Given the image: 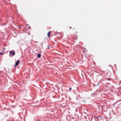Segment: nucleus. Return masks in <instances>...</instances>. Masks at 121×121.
Instances as JSON below:
<instances>
[{
	"mask_svg": "<svg viewBox=\"0 0 121 121\" xmlns=\"http://www.w3.org/2000/svg\"><path fill=\"white\" fill-rule=\"evenodd\" d=\"M20 62V61L19 60H17V62H16L15 64V66H16L18 65L19 63Z\"/></svg>",
	"mask_w": 121,
	"mask_h": 121,
	"instance_id": "obj_2",
	"label": "nucleus"
},
{
	"mask_svg": "<svg viewBox=\"0 0 121 121\" xmlns=\"http://www.w3.org/2000/svg\"><path fill=\"white\" fill-rule=\"evenodd\" d=\"M51 32H50V31H49L48 33V37H50V34Z\"/></svg>",
	"mask_w": 121,
	"mask_h": 121,
	"instance_id": "obj_3",
	"label": "nucleus"
},
{
	"mask_svg": "<svg viewBox=\"0 0 121 121\" xmlns=\"http://www.w3.org/2000/svg\"><path fill=\"white\" fill-rule=\"evenodd\" d=\"M70 28H71V27H70Z\"/></svg>",
	"mask_w": 121,
	"mask_h": 121,
	"instance_id": "obj_11",
	"label": "nucleus"
},
{
	"mask_svg": "<svg viewBox=\"0 0 121 121\" xmlns=\"http://www.w3.org/2000/svg\"><path fill=\"white\" fill-rule=\"evenodd\" d=\"M4 50L3 51V52H4Z\"/></svg>",
	"mask_w": 121,
	"mask_h": 121,
	"instance_id": "obj_8",
	"label": "nucleus"
},
{
	"mask_svg": "<svg viewBox=\"0 0 121 121\" xmlns=\"http://www.w3.org/2000/svg\"><path fill=\"white\" fill-rule=\"evenodd\" d=\"M48 49H49V47H48Z\"/></svg>",
	"mask_w": 121,
	"mask_h": 121,
	"instance_id": "obj_10",
	"label": "nucleus"
},
{
	"mask_svg": "<svg viewBox=\"0 0 121 121\" xmlns=\"http://www.w3.org/2000/svg\"><path fill=\"white\" fill-rule=\"evenodd\" d=\"M26 28H28V29H29L30 28V27L29 26V25H26Z\"/></svg>",
	"mask_w": 121,
	"mask_h": 121,
	"instance_id": "obj_5",
	"label": "nucleus"
},
{
	"mask_svg": "<svg viewBox=\"0 0 121 121\" xmlns=\"http://www.w3.org/2000/svg\"><path fill=\"white\" fill-rule=\"evenodd\" d=\"M71 87H70L69 88V90L70 91H71Z\"/></svg>",
	"mask_w": 121,
	"mask_h": 121,
	"instance_id": "obj_6",
	"label": "nucleus"
},
{
	"mask_svg": "<svg viewBox=\"0 0 121 121\" xmlns=\"http://www.w3.org/2000/svg\"><path fill=\"white\" fill-rule=\"evenodd\" d=\"M9 54H10L9 55L12 54V56H13L14 55H15V52L13 50L10 51L9 52Z\"/></svg>",
	"mask_w": 121,
	"mask_h": 121,
	"instance_id": "obj_1",
	"label": "nucleus"
},
{
	"mask_svg": "<svg viewBox=\"0 0 121 121\" xmlns=\"http://www.w3.org/2000/svg\"><path fill=\"white\" fill-rule=\"evenodd\" d=\"M3 54L1 53H0V55H3Z\"/></svg>",
	"mask_w": 121,
	"mask_h": 121,
	"instance_id": "obj_7",
	"label": "nucleus"
},
{
	"mask_svg": "<svg viewBox=\"0 0 121 121\" xmlns=\"http://www.w3.org/2000/svg\"><path fill=\"white\" fill-rule=\"evenodd\" d=\"M19 28H20V27H19Z\"/></svg>",
	"mask_w": 121,
	"mask_h": 121,
	"instance_id": "obj_12",
	"label": "nucleus"
},
{
	"mask_svg": "<svg viewBox=\"0 0 121 121\" xmlns=\"http://www.w3.org/2000/svg\"><path fill=\"white\" fill-rule=\"evenodd\" d=\"M38 58H40L41 57V55L40 54L38 53L37 54Z\"/></svg>",
	"mask_w": 121,
	"mask_h": 121,
	"instance_id": "obj_4",
	"label": "nucleus"
},
{
	"mask_svg": "<svg viewBox=\"0 0 121 121\" xmlns=\"http://www.w3.org/2000/svg\"><path fill=\"white\" fill-rule=\"evenodd\" d=\"M108 80H110V79H109Z\"/></svg>",
	"mask_w": 121,
	"mask_h": 121,
	"instance_id": "obj_9",
	"label": "nucleus"
}]
</instances>
